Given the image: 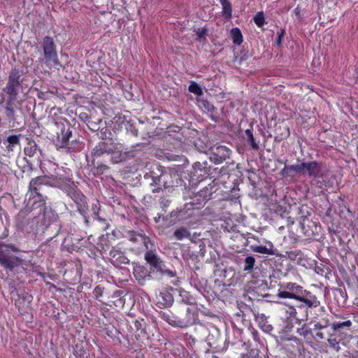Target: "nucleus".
<instances>
[{"instance_id": "obj_24", "label": "nucleus", "mask_w": 358, "mask_h": 358, "mask_svg": "<svg viewBox=\"0 0 358 358\" xmlns=\"http://www.w3.org/2000/svg\"><path fill=\"white\" fill-rule=\"evenodd\" d=\"M352 326V322L350 320H345L344 322H334L331 324V328L334 331H349Z\"/></svg>"}, {"instance_id": "obj_25", "label": "nucleus", "mask_w": 358, "mask_h": 358, "mask_svg": "<svg viewBox=\"0 0 358 358\" xmlns=\"http://www.w3.org/2000/svg\"><path fill=\"white\" fill-rule=\"evenodd\" d=\"M220 3L222 6V15L227 20H229L231 17L232 8L231 4L229 0H220Z\"/></svg>"}, {"instance_id": "obj_2", "label": "nucleus", "mask_w": 358, "mask_h": 358, "mask_svg": "<svg viewBox=\"0 0 358 358\" xmlns=\"http://www.w3.org/2000/svg\"><path fill=\"white\" fill-rule=\"evenodd\" d=\"M41 46L43 51L45 64L53 67L61 66L53 38L50 36L44 37Z\"/></svg>"}, {"instance_id": "obj_23", "label": "nucleus", "mask_w": 358, "mask_h": 358, "mask_svg": "<svg viewBox=\"0 0 358 358\" xmlns=\"http://www.w3.org/2000/svg\"><path fill=\"white\" fill-rule=\"evenodd\" d=\"M28 205H31L32 208H40L39 211L41 212L43 208L41 207L44 205V196H43V199L41 201L39 200V198L36 196V194H34L31 196V193H29V197L28 199Z\"/></svg>"}, {"instance_id": "obj_16", "label": "nucleus", "mask_w": 358, "mask_h": 358, "mask_svg": "<svg viewBox=\"0 0 358 358\" xmlns=\"http://www.w3.org/2000/svg\"><path fill=\"white\" fill-rule=\"evenodd\" d=\"M110 257L114 264L117 266H122L128 264L129 260L121 251L113 249L110 251Z\"/></svg>"}, {"instance_id": "obj_1", "label": "nucleus", "mask_w": 358, "mask_h": 358, "mask_svg": "<svg viewBox=\"0 0 358 358\" xmlns=\"http://www.w3.org/2000/svg\"><path fill=\"white\" fill-rule=\"evenodd\" d=\"M53 185L55 187L59 188L66 193L76 204L78 211L85 217L86 223H88V220L86 217L87 210L86 197L76 187L74 182L69 178L63 175H59V180L55 182Z\"/></svg>"}, {"instance_id": "obj_5", "label": "nucleus", "mask_w": 358, "mask_h": 358, "mask_svg": "<svg viewBox=\"0 0 358 358\" xmlns=\"http://www.w3.org/2000/svg\"><path fill=\"white\" fill-rule=\"evenodd\" d=\"M22 75L23 71L16 68L12 69L9 73L8 80L3 90L11 96V99H17L18 90L23 81Z\"/></svg>"}, {"instance_id": "obj_27", "label": "nucleus", "mask_w": 358, "mask_h": 358, "mask_svg": "<svg viewBox=\"0 0 358 358\" xmlns=\"http://www.w3.org/2000/svg\"><path fill=\"white\" fill-rule=\"evenodd\" d=\"M38 150V145L34 141H29L27 145L24 148V153L30 157H34Z\"/></svg>"}, {"instance_id": "obj_11", "label": "nucleus", "mask_w": 358, "mask_h": 358, "mask_svg": "<svg viewBox=\"0 0 358 358\" xmlns=\"http://www.w3.org/2000/svg\"><path fill=\"white\" fill-rule=\"evenodd\" d=\"M284 310L287 318H293L299 322L307 320L308 316V313L303 305H299L296 308L287 306Z\"/></svg>"}, {"instance_id": "obj_15", "label": "nucleus", "mask_w": 358, "mask_h": 358, "mask_svg": "<svg viewBox=\"0 0 358 358\" xmlns=\"http://www.w3.org/2000/svg\"><path fill=\"white\" fill-rule=\"evenodd\" d=\"M296 300L301 302L300 305H303L307 310L308 308H316L320 304L317 298L310 292L307 293L306 296L299 295Z\"/></svg>"}, {"instance_id": "obj_20", "label": "nucleus", "mask_w": 358, "mask_h": 358, "mask_svg": "<svg viewBox=\"0 0 358 358\" xmlns=\"http://www.w3.org/2000/svg\"><path fill=\"white\" fill-rule=\"evenodd\" d=\"M16 99H11V96H9L8 99L6 101L5 106L6 115L10 121L15 120V111L13 107V101Z\"/></svg>"}, {"instance_id": "obj_3", "label": "nucleus", "mask_w": 358, "mask_h": 358, "mask_svg": "<svg viewBox=\"0 0 358 358\" xmlns=\"http://www.w3.org/2000/svg\"><path fill=\"white\" fill-rule=\"evenodd\" d=\"M145 259L150 264L152 272H156L161 276L166 275L169 278L176 275V271L166 268L163 261L157 256L156 251L146 252Z\"/></svg>"}, {"instance_id": "obj_35", "label": "nucleus", "mask_w": 358, "mask_h": 358, "mask_svg": "<svg viewBox=\"0 0 358 358\" xmlns=\"http://www.w3.org/2000/svg\"><path fill=\"white\" fill-rule=\"evenodd\" d=\"M245 136H247L248 141L250 142L252 148L254 150H257L259 149V145L255 142V140L254 138V136H253L251 129H246L245 131Z\"/></svg>"}, {"instance_id": "obj_19", "label": "nucleus", "mask_w": 358, "mask_h": 358, "mask_svg": "<svg viewBox=\"0 0 358 358\" xmlns=\"http://www.w3.org/2000/svg\"><path fill=\"white\" fill-rule=\"evenodd\" d=\"M269 248H267L266 246L264 245H253L250 246V248L252 252L264 254V255H275L276 250L273 249V244L269 242L268 243Z\"/></svg>"}, {"instance_id": "obj_28", "label": "nucleus", "mask_w": 358, "mask_h": 358, "mask_svg": "<svg viewBox=\"0 0 358 358\" xmlns=\"http://www.w3.org/2000/svg\"><path fill=\"white\" fill-rule=\"evenodd\" d=\"M146 269L143 266H138L134 268V273L138 282L143 284L145 280Z\"/></svg>"}, {"instance_id": "obj_4", "label": "nucleus", "mask_w": 358, "mask_h": 358, "mask_svg": "<svg viewBox=\"0 0 358 358\" xmlns=\"http://www.w3.org/2000/svg\"><path fill=\"white\" fill-rule=\"evenodd\" d=\"M59 175L51 176H38L34 179H32L29 182V193H31V196L34 194H36V196L39 198V200L41 201L43 199V194L41 191L42 187L45 185H49L52 187H54L53 184L57 180H59Z\"/></svg>"}, {"instance_id": "obj_45", "label": "nucleus", "mask_w": 358, "mask_h": 358, "mask_svg": "<svg viewBox=\"0 0 358 358\" xmlns=\"http://www.w3.org/2000/svg\"><path fill=\"white\" fill-rule=\"evenodd\" d=\"M315 337L320 338V339H324V335L323 334L322 332H320V331H317L316 334H315Z\"/></svg>"}, {"instance_id": "obj_8", "label": "nucleus", "mask_w": 358, "mask_h": 358, "mask_svg": "<svg viewBox=\"0 0 358 358\" xmlns=\"http://www.w3.org/2000/svg\"><path fill=\"white\" fill-rule=\"evenodd\" d=\"M173 185L171 176L169 173H162L160 176L154 178L153 182L151 184L152 191L154 193L159 192L163 189H169Z\"/></svg>"}, {"instance_id": "obj_46", "label": "nucleus", "mask_w": 358, "mask_h": 358, "mask_svg": "<svg viewBox=\"0 0 358 358\" xmlns=\"http://www.w3.org/2000/svg\"><path fill=\"white\" fill-rule=\"evenodd\" d=\"M94 218L97 219L99 221H101V222L104 221V219H102L101 217H100L98 215V211L97 212H94Z\"/></svg>"}, {"instance_id": "obj_32", "label": "nucleus", "mask_w": 358, "mask_h": 358, "mask_svg": "<svg viewBox=\"0 0 358 358\" xmlns=\"http://www.w3.org/2000/svg\"><path fill=\"white\" fill-rule=\"evenodd\" d=\"M189 92L193 93L197 96H201L203 94V90L201 87L195 82H192L188 87Z\"/></svg>"}, {"instance_id": "obj_6", "label": "nucleus", "mask_w": 358, "mask_h": 358, "mask_svg": "<svg viewBox=\"0 0 358 358\" xmlns=\"http://www.w3.org/2000/svg\"><path fill=\"white\" fill-rule=\"evenodd\" d=\"M15 248L0 243V264L6 268L13 269L19 263V259L11 255Z\"/></svg>"}, {"instance_id": "obj_44", "label": "nucleus", "mask_w": 358, "mask_h": 358, "mask_svg": "<svg viewBox=\"0 0 358 358\" xmlns=\"http://www.w3.org/2000/svg\"><path fill=\"white\" fill-rule=\"evenodd\" d=\"M134 327L137 330H139L141 329V322L138 320H136L134 322Z\"/></svg>"}, {"instance_id": "obj_21", "label": "nucleus", "mask_w": 358, "mask_h": 358, "mask_svg": "<svg viewBox=\"0 0 358 358\" xmlns=\"http://www.w3.org/2000/svg\"><path fill=\"white\" fill-rule=\"evenodd\" d=\"M173 236L178 241H182L185 238L190 239L191 233L188 229L184 227H180L175 229Z\"/></svg>"}, {"instance_id": "obj_30", "label": "nucleus", "mask_w": 358, "mask_h": 358, "mask_svg": "<svg viewBox=\"0 0 358 358\" xmlns=\"http://www.w3.org/2000/svg\"><path fill=\"white\" fill-rule=\"evenodd\" d=\"M255 259L252 256L247 257L244 260V267L243 271L247 272H250L255 266Z\"/></svg>"}, {"instance_id": "obj_10", "label": "nucleus", "mask_w": 358, "mask_h": 358, "mask_svg": "<svg viewBox=\"0 0 358 358\" xmlns=\"http://www.w3.org/2000/svg\"><path fill=\"white\" fill-rule=\"evenodd\" d=\"M115 149V143L112 139H105L100 141L92 150L93 157H100L104 155H110Z\"/></svg>"}, {"instance_id": "obj_9", "label": "nucleus", "mask_w": 358, "mask_h": 358, "mask_svg": "<svg viewBox=\"0 0 358 358\" xmlns=\"http://www.w3.org/2000/svg\"><path fill=\"white\" fill-rule=\"evenodd\" d=\"M110 153V160L113 163L117 164L125 161L129 157H134L135 155L133 151H128L122 144L115 143V149Z\"/></svg>"}, {"instance_id": "obj_17", "label": "nucleus", "mask_w": 358, "mask_h": 358, "mask_svg": "<svg viewBox=\"0 0 358 358\" xmlns=\"http://www.w3.org/2000/svg\"><path fill=\"white\" fill-rule=\"evenodd\" d=\"M283 175L294 177L296 175L303 176V162L297 164L285 165L282 170Z\"/></svg>"}, {"instance_id": "obj_42", "label": "nucleus", "mask_w": 358, "mask_h": 358, "mask_svg": "<svg viewBox=\"0 0 358 358\" xmlns=\"http://www.w3.org/2000/svg\"><path fill=\"white\" fill-rule=\"evenodd\" d=\"M108 166L104 164H101L97 166L96 171L97 173L101 174L105 170L108 169Z\"/></svg>"}, {"instance_id": "obj_39", "label": "nucleus", "mask_w": 358, "mask_h": 358, "mask_svg": "<svg viewBox=\"0 0 358 358\" xmlns=\"http://www.w3.org/2000/svg\"><path fill=\"white\" fill-rule=\"evenodd\" d=\"M206 165V163L201 164V162H196L193 164L192 167L196 172H198L205 169Z\"/></svg>"}, {"instance_id": "obj_33", "label": "nucleus", "mask_w": 358, "mask_h": 358, "mask_svg": "<svg viewBox=\"0 0 358 358\" xmlns=\"http://www.w3.org/2000/svg\"><path fill=\"white\" fill-rule=\"evenodd\" d=\"M160 296L162 298L163 301L162 302L165 306L170 307L172 306L173 302V296L169 292L160 293Z\"/></svg>"}, {"instance_id": "obj_48", "label": "nucleus", "mask_w": 358, "mask_h": 358, "mask_svg": "<svg viewBox=\"0 0 358 358\" xmlns=\"http://www.w3.org/2000/svg\"><path fill=\"white\" fill-rule=\"evenodd\" d=\"M206 108L208 109V110H212L214 108V107L213 105H210L208 103H207Z\"/></svg>"}, {"instance_id": "obj_14", "label": "nucleus", "mask_w": 358, "mask_h": 358, "mask_svg": "<svg viewBox=\"0 0 358 358\" xmlns=\"http://www.w3.org/2000/svg\"><path fill=\"white\" fill-rule=\"evenodd\" d=\"M213 155L215 163L220 164L229 158L231 150L224 145H216L212 148Z\"/></svg>"}, {"instance_id": "obj_29", "label": "nucleus", "mask_w": 358, "mask_h": 358, "mask_svg": "<svg viewBox=\"0 0 358 358\" xmlns=\"http://www.w3.org/2000/svg\"><path fill=\"white\" fill-rule=\"evenodd\" d=\"M140 243L143 244L145 249L148 250L147 252L156 251L155 249V245L149 237L146 236L145 234H142V236H140Z\"/></svg>"}, {"instance_id": "obj_13", "label": "nucleus", "mask_w": 358, "mask_h": 358, "mask_svg": "<svg viewBox=\"0 0 358 358\" xmlns=\"http://www.w3.org/2000/svg\"><path fill=\"white\" fill-rule=\"evenodd\" d=\"M159 315L162 320L173 327L185 328L190 324L187 320L178 319L176 316L173 315L169 311L161 312Z\"/></svg>"}, {"instance_id": "obj_34", "label": "nucleus", "mask_w": 358, "mask_h": 358, "mask_svg": "<svg viewBox=\"0 0 358 358\" xmlns=\"http://www.w3.org/2000/svg\"><path fill=\"white\" fill-rule=\"evenodd\" d=\"M260 328L265 332L269 333L273 330V327L264 322V316L262 315L258 318Z\"/></svg>"}, {"instance_id": "obj_36", "label": "nucleus", "mask_w": 358, "mask_h": 358, "mask_svg": "<svg viewBox=\"0 0 358 358\" xmlns=\"http://www.w3.org/2000/svg\"><path fill=\"white\" fill-rule=\"evenodd\" d=\"M254 21L259 27H262L265 24L264 13L258 12L254 17Z\"/></svg>"}, {"instance_id": "obj_7", "label": "nucleus", "mask_w": 358, "mask_h": 358, "mask_svg": "<svg viewBox=\"0 0 358 358\" xmlns=\"http://www.w3.org/2000/svg\"><path fill=\"white\" fill-rule=\"evenodd\" d=\"M303 292V287L295 282H286L281 285L278 296L280 298H288L296 299L301 293Z\"/></svg>"}, {"instance_id": "obj_37", "label": "nucleus", "mask_w": 358, "mask_h": 358, "mask_svg": "<svg viewBox=\"0 0 358 358\" xmlns=\"http://www.w3.org/2000/svg\"><path fill=\"white\" fill-rule=\"evenodd\" d=\"M327 341H328L329 345L331 348L336 350L337 351L340 349L339 342L336 340V338L335 337H334L333 335H331L329 336Z\"/></svg>"}, {"instance_id": "obj_22", "label": "nucleus", "mask_w": 358, "mask_h": 358, "mask_svg": "<svg viewBox=\"0 0 358 358\" xmlns=\"http://www.w3.org/2000/svg\"><path fill=\"white\" fill-rule=\"evenodd\" d=\"M215 186L212 184H209L208 186L205 187L202 189L199 192L198 196L202 198L203 201H208L211 199V196L214 192Z\"/></svg>"}, {"instance_id": "obj_26", "label": "nucleus", "mask_w": 358, "mask_h": 358, "mask_svg": "<svg viewBox=\"0 0 358 358\" xmlns=\"http://www.w3.org/2000/svg\"><path fill=\"white\" fill-rule=\"evenodd\" d=\"M230 36L232 38L233 43L235 45H241L243 42V35L241 30L237 28H232L230 31Z\"/></svg>"}, {"instance_id": "obj_43", "label": "nucleus", "mask_w": 358, "mask_h": 358, "mask_svg": "<svg viewBox=\"0 0 358 358\" xmlns=\"http://www.w3.org/2000/svg\"><path fill=\"white\" fill-rule=\"evenodd\" d=\"M196 34L199 38H201L206 35V29H199L197 31Z\"/></svg>"}, {"instance_id": "obj_47", "label": "nucleus", "mask_w": 358, "mask_h": 358, "mask_svg": "<svg viewBox=\"0 0 358 358\" xmlns=\"http://www.w3.org/2000/svg\"><path fill=\"white\" fill-rule=\"evenodd\" d=\"M306 219V217H304V218L303 219V220L300 222V225H301V229H302L303 230H304V229H305V222H305Z\"/></svg>"}, {"instance_id": "obj_12", "label": "nucleus", "mask_w": 358, "mask_h": 358, "mask_svg": "<svg viewBox=\"0 0 358 358\" xmlns=\"http://www.w3.org/2000/svg\"><path fill=\"white\" fill-rule=\"evenodd\" d=\"M321 171V164L315 161L303 162V176L308 175L310 178H318L320 177Z\"/></svg>"}, {"instance_id": "obj_49", "label": "nucleus", "mask_w": 358, "mask_h": 358, "mask_svg": "<svg viewBox=\"0 0 358 358\" xmlns=\"http://www.w3.org/2000/svg\"><path fill=\"white\" fill-rule=\"evenodd\" d=\"M169 201V200H166V202L164 203V206H166L168 205Z\"/></svg>"}, {"instance_id": "obj_40", "label": "nucleus", "mask_w": 358, "mask_h": 358, "mask_svg": "<svg viewBox=\"0 0 358 358\" xmlns=\"http://www.w3.org/2000/svg\"><path fill=\"white\" fill-rule=\"evenodd\" d=\"M329 326L328 320L324 322V325H322V322H317L314 324V330L320 331L322 329H324Z\"/></svg>"}, {"instance_id": "obj_18", "label": "nucleus", "mask_w": 358, "mask_h": 358, "mask_svg": "<svg viewBox=\"0 0 358 358\" xmlns=\"http://www.w3.org/2000/svg\"><path fill=\"white\" fill-rule=\"evenodd\" d=\"M71 136L72 131L70 128H68L66 131L62 130V134L57 136L56 145L59 148H66Z\"/></svg>"}, {"instance_id": "obj_31", "label": "nucleus", "mask_w": 358, "mask_h": 358, "mask_svg": "<svg viewBox=\"0 0 358 358\" xmlns=\"http://www.w3.org/2000/svg\"><path fill=\"white\" fill-rule=\"evenodd\" d=\"M20 136L21 135H13V136H9L7 138V141L9 143V145L7 146V149L9 151H13V146L20 144Z\"/></svg>"}, {"instance_id": "obj_38", "label": "nucleus", "mask_w": 358, "mask_h": 358, "mask_svg": "<svg viewBox=\"0 0 358 358\" xmlns=\"http://www.w3.org/2000/svg\"><path fill=\"white\" fill-rule=\"evenodd\" d=\"M140 236H142V234L136 233L135 231H131L129 235V239L130 241H131L133 243H140V241H141Z\"/></svg>"}, {"instance_id": "obj_41", "label": "nucleus", "mask_w": 358, "mask_h": 358, "mask_svg": "<svg viewBox=\"0 0 358 358\" xmlns=\"http://www.w3.org/2000/svg\"><path fill=\"white\" fill-rule=\"evenodd\" d=\"M284 34L285 31L283 29H281L280 31L277 32L278 38L276 42L278 45H280L282 43V38L284 36Z\"/></svg>"}]
</instances>
